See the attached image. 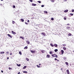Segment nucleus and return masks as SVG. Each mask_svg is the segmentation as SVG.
<instances>
[{
    "instance_id": "24",
    "label": "nucleus",
    "mask_w": 74,
    "mask_h": 74,
    "mask_svg": "<svg viewBox=\"0 0 74 74\" xmlns=\"http://www.w3.org/2000/svg\"><path fill=\"white\" fill-rule=\"evenodd\" d=\"M24 49H27V46H26L24 48Z\"/></svg>"
},
{
    "instance_id": "31",
    "label": "nucleus",
    "mask_w": 74,
    "mask_h": 74,
    "mask_svg": "<svg viewBox=\"0 0 74 74\" xmlns=\"http://www.w3.org/2000/svg\"><path fill=\"white\" fill-rule=\"evenodd\" d=\"M70 15H71V16H73V14L72 13H70Z\"/></svg>"
},
{
    "instance_id": "44",
    "label": "nucleus",
    "mask_w": 74,
    "mask_h": 74,
    "mask_svg": "<svg viewBox=\"0 0 74 74\" xmlns=\"http://www.w3.org/2000/svg\"><path fill=\"white\" fill-rule=\"evenodd\" d=\"M6 53H7V54H9V52H8V51H7L6 52Z\"/></svg>"
},
{
    "instance_id": "1",
    "label": "nucleus",
    "mask_w": 74,
    "mask_h": 74,
    "mask_svg": "<svg viewBox=\"0 0 74 74\" xmlns=\"http://www.w3.org/2000/svg\"><path fill=\"white\" fill-rule=\"evenodd\" d=\"M12 33L13 34H16V32H14V31H12Z\"/></svg>"
},
{
    "instance_id": "42",
    "label": "nucleus",
    "mask_w": 74,
    "mask_h": 74,
    "mask_svg": "<svg viewBox=\"0 0 74 74\" xmlns=\"http://www.w3.org/2000/svg\"><path fill=\"white\" fill-rule=\"evenodd\" d=\"M44 7V5H41V7Z\"/></svg>"
},
{
    "instance_id": "50",
    "label": "nucleus",
    "mask_w": 74,
    "mask_h": 74,
    "mask_svg": "<svg viewBox=\"0 0 74 74\" xmlns=\"http://www.w3.org/2000/svg\"><path fill=\"white\" fill-rule=\"evenodd\" d=\"M18 74H20V72H19L18 73Z\"/></svg>"
},
{
    "instance_id": "22",
    "label": "nucleus",
    "mask_w": 74,
    "mask_h": 74,
    "mask_svg": "<svg viewBox=\"0 0 74 74\" xmlns=\"http://www.w3.org/2000/svg\"><path fill=\"white\" fill-rule=\"evenodd\" d=\"M58 51V49H55V50H54V51H55V52H57V51Z\"/></svg>"
},
{
    "instance_id": "47",
    "label": "nucleus",
    "mask_w": 74,
    "mask_h": 74,
    "mask_svg": "<svg viewBox=\"0 0 74 74\" xmlns=\"http://www.w3.org/2000/svg\"><path fill=\"white\" fill-rule=\"evenodd\" d=\"M67 29H70V27H67Z\"/></svg>"
},
{
    "instance_id": "46",
    "label": "nucleus",
    "mask_w": 74,
    "mask_h": 74,
    "mask_svg": "<svg viewBox=\"0 0 74 74\" xmlns=\"http://www.w3.org/2000/svg\"><path fill=\"white\" fill-rule=\"evenodd\" d=\"M66 18L64 17V20H66Z\"/></svg>"
},
{
    "instance_id": "49",
    "label": "nucleus",
    "mask_w": 74,
    "mask_h": 74,
    "mask_svg": "<svg viewBox=\"0 0 74 74\" xmlns=\"http://www.w3.org/2000/svg\"><path fill=\"white\" fill-rule=\"evenodd\" d=\"M55 60H57V58H55Z\"/></svg>"
},
{
    "instance_id": "45",
    "label": "nucleus",
    "mask_w": 74,
    "mask_h": 74,
    "mask_svg": "<svg viewBox=\"0 0 74 74\" xmlns=\"http://www.w3.org/2000/svg\"><path fill=\"white\" fill-rule=\"evenodd\" d=\"M51 1L52 2H54V0H51Z\"/></svg>"
},
{
    "instance_id": "54",
    "label": "nucleus",
    "mask_w": 74,
    "mask_h": 74,
    "mask_svg": "<svg viewBox=\"0 0 74 74\" xmlns=\"http://www.w3.org/2000/svg\"><path fill=\"white\" fill-rule=\"evenodd\" d=\"M20 38H22V36H20Z\"/></svg>"
},
{
    "instance_id": "52",
    "label": "nucleus",
    "mask_w": 74,
    "mask_h": 74,
    "mask_svg": "<svg viewBox=\"0 0 74 74\" xmlns=\"http://www.w3.org/2000/svg\"><path fill=\"white\" fill-rule=\"evenodd\" d=\"M1 73H3V71L1 70Z\"/></svg>"
},
{
    "instance_id": "39",
    "label": "nucleus",
    "mask_w": 74,
    "mask_h": 74,
    "mask_svg": "<svg viewBox=\"0 0 74 74\" xmlns=\"http://www.w3.org/2000/svg\"><path fill=\"white\" fill-rule=\"evenodd\" d=\"M29 1L30 2H33V0H29Z\"/></svg>"
},
{
    "instance_id": "4",
    "label": "nucleus",
    "mask_w": 74,
    "mask_h": 74,
    "mask_svg": "<svg viewBox=\"0 0 74 74\" xmlns=\"http://www.w3.org/2000/svg\"><path fill=\"white\" fill-rule=\"evenodd\" d=\"M8 36H9V37H10V38H12V36H11V35H10V34H8Z\"/></svg>"
},
{
    "instance_id": "13",
    "label": "nucleus",
    "mask_w": 74,
    "mask_h": 74,
    "mask_svg": "<svg viewBox=\"0 0 74 74\" xmlns=\"http://www.w3.org/2000/svg\"><path fill=\"white\" fill-rule=\"evenodd\" d=\"M50 45L52 47H54V45H52V43L50 44Z\"/></svg>"
},
{
    "instance_id": "32",
    "label": "nucleus",
    "mask_w": 74,
    "mask_h": 74,
    "mask_svg": "<svg viewBox=\"0 0 74 74\" xmlns=\"http://www.w3.org/2000/svg\"><path fill=\"white\" fill-rule=\"evenodd\" d=\"M62 45L63 46H64V47H65V46H66V44H63Z\"/></svg>"
},
{
    "instance_id": "23",
    "label": "nucleus",
    "mask_w": 74,
    "mask_h": 74,
    "mask_svg": "<svg viewBox=\"0 0 74 74\" xmlns=\"http://www.w3.org/2000/svg\"><path fill=\"white\" fill-rule=\"evenodd\" d=\"M17 65L18 66V67H20V66H21V64H19L18 65V64H17Z\"/></svg>"
},
{
    "instance_id": "3",
    "label": "nucleus",
    "mask_w": 74,
    "mask_h": 74,
    "mask_svg": "<svg viewBox=\"0 0 74 74\" xmlns=\"http://www.w3.org/2000/svg\"><path fill=\"white\" fill-rule=\"evenodd\" d=\"M61 51L62 52V54L63 55V53H64V51H63V50H61Z\"/></svg>"
},
{
    "instance_id": "33",
    "label": "nucleus",
    "mask_w": 74,
    "mask_h": 74,
    "mask_svg": "<svg viewBox=\"0 0 74 74\" xmlns=\"http://www.w3.org/2000/svg\"><path fill=\"white\" fill-rule=\"evenodd\" d=\"M25 24H26V25H28V24H29V23H28L26 22H25Z\"/></svg>"
},
{
    "instance_id": "28",
    "label": "nucleus",
    "mask_w": 74,
    "mask_h": 74,
    "mask_svg": "<svg viewBox=\"0 0 74 74\" xmlns=\"http://www.w3.org/2000/svg\"><path fill=\"white\" fill-rule=\"evenodd\" d=\"M26 60L27 61H29V59H28V58H26Z\"/></svg>"
},
{
    "instance_id": "21",
    "label": "nucleus",
    "mask_w": 74,
    "mask_h": 74,
    "mask_svg": "<svg viewBox=\"0 0 74 74\" xmlns=\"http://www.w3.org/2000/svg\"><path fill=\"white\" fill-rule=\"evenodd\" d=\"M63 49L64 50H66V48L65 47H63Z\"/></svg>"
},
{
    "instance_id": "8",
    "label": "nucleus",
    "mask_w": 74,
    "mask_h": 74,
    "mask_svg": "<svg viewBox=\"0 0 74 74\" xmlns=\"http://www.w3.org/2000/svg\"><path fill=\"white\" fill-rule=\"evenodd\" d=\"M32 5L33 6H36V4L32 3Z\"/></svg>"
},
{
    "instance_id": "60",
    "label": "nucleus",
    "mask_w": 74,
    "mask_h": 74,
    "mask_svg": "<svg viewBox=\"0 0 74 74\" xmlns=\"http://www.w3.org/2000/svg\"><path fill=\"white\" fill-rule=\"evenodd\" d=\"M1 5H2V4H1Z\"/></svg>"
},
{
    "instance_id": "53",
    "label": "nucleus",
    "mask_w": 74,
    "mask_h": 74,
    "mask_svg": "<svg viewBox=\"0 0 74 74\" xmlns=\"http://www.w3.org/2000/svg\"><path fill=\"white\" fill-rule=\"evenodd\" d=\"M57 60V62H59V61L58 60Z\"/></svg>"
},
{
    "instance_id": "2",
    "label": "nucleus",
    "mask_w": 74,
    "mask_h": 74,
    "mask_svg": "<svg viewBox=\"0 0 74 74\" xmlns=\"http://www.w3.org/2000/svg\"><path fill=\"white\" fill-rule=\"evenodd\" d=\"M31 52L32 53H35V52H36V51H31Z\"/></svg>"
},
{
    "instance_id": "17",
    "label": "nucleus",
    "mask_w": 74,
    "mask_h": 74,
    "mask_svg": "<svg viewBox=\"0 0 74 74\" xmlns=\"http://www.w3.org/2000/svg\"><path fill=\"white\" fill-rule=\"evenodd\" d=\"M36 66H37V67H38V68H40V66H39L38 65H36Z\"/></svg>"
},
{
    "instance_id": "10",
    "label": "nucleus",
    "mask_w": 74,
    "mask_h": 74,
    "mask_svg": "<svg viewBox=\"0 0 74 74\" xmlns=\"http://www.w3.org/2000/svg\"><path fill=\"white\" fill-rule=\"evenodd\" d=\"M27 43L28 44H30V42H29V41H27Z\"/></svg>"
},
{
    "instance_id": "15",
    "label": "nucleus",
    "mask_w": 74,
    "mask_h": 74,
    "mask_svg": "<svg viewBox=\"0 0 74 74\" xmlns=\"http://www.w3.org/2000/svg\"><path fill=\"white\" fill-rule=\"evenodd\" d=\"M23 73H27V72L26 71H23Z\"/></svg>"
},
{
    "instance_id": "57",
    "label": "nucleus",
    "mask_w": 74,
    "mask_h": 74,
    "mask_svg": "<svg viewBox=\"0 0 74 74\" xmlns=\"http://www.w3.org/2000/svg\"><path fill=\"white\" fill-rule=\"evenodd\" d=\"M7 59H9V58H7Z\"/></svg>"
},
{
    "instance_id": "30",
    "label": "nucleus",
    "mask_w": 74,
    "mask_h": 74,
    "mask_svg": "<svg viewBox=\"0 0 74 74\" xmlns=\"http://www.w3.org/2000/svg\"><path fill=\"white\" fill-rule=\"evenodd\" d=\"M44 12H45V13L46 14H47V11H45Z\"/></svg>"
},
{
    "instance_id": "48",
    "label": "nucleus",
    "mask_w": 74,
    "mask_h": 74,
    "mask_svg": "<svg viewBox=\"0 0 74 74\" xmlns=\"http://www.w3.org/2000/svg\"><path fill=\"white\" fill-rule=\"evenodd\" d=\"M12 55V53H10V55Z\"/></svg>"
},
{
    "instance_id": "14",
    "label": "nucleus",
    "mask_w": 74,
    "mask_h": 74,
    "mask_svg": "<svg viewBox=\"0 0 74 74\" xmlns=\"http://www.w3.org/2000/svg\"><path fill=\"white\" fill-rule=\"evenodd\" d=\"M26 66H24V67L23 68V69H25L26 68Z\"/></svg>"
},
{
    "instance_id": "9",
    "label": "nucleus",
    "mask_w": 74,
    "mask_h": 74,
    "mask_svg": "<svg viewBox=\"0 0 74 74\" xmlns=\"http://www.w3.org/2000/svg\"><path fill=\"white\" fill-rule=\"evenodd\" d=\"M66 71L67 74H69V70H67Z\"/></svg>"
},
{
    "instance_id": "16",
    "label": "nucleus",
    "mask_w": 74,
    "mask_h": 74,
    "mask_svg": "<svg viewBox=\"0 0 74 74\" xmlns=\"http://www.w3.org/2000/svg\"><path fill=\"white\" fill-rule=\"evenodd\" d=\"M19 54H20V55H22V53H21V52L19 51Z\"/></svg>"
},
{
    "instance_id": "59",
    "label": "nucleus",
    "mask_w": 74,
    "mask_h": 74,
    "mask_svg": "<svg viewBox=\"0 0 74 74\" xmlns=\"http://www.w3.org/2000/svg\"><path fill=\"white\" fill-rule=\"evenodd\" d=\"M3 0H1V1H3Z\"/></svg>"
},
{
    "instance_id": "43",
    "label": "nucleus",
    "mask_w": 74,
    "mask_h": 74,
    "mask_svg": "<svg viewBox=\"0 0 74 74\" xmlns=\"http://www.w3.org/2000/svg\"><path fill=\"white\" fill-rule=\"evenodd\" d=\"M22 39H23V40H24L25 38L23 37H22Z\"/></svg>"
},
{
    "instance_id": "25",
    "label": "nucleus",
    "mask_w": 74,
    "mask_h": 74,
    "mask_svg": "<svg viewBox=\"0 0 74 74\" xmlns=\"http://www.w3.org/2000/svg\"><path fill=\"white\" fill-rule=\"evenodd\" d=\"M63 59H64V60H66V58L65 57H63Z\"/></svg>"
},
{
    "instance_id": "38",
    "label": "nucleus",
    "mask_w": 74,
    "mask_h": 74,
    "mask_svg": "<svg viewBox=\"0 0 74 74\" xmlns=\"http://www.w3.org/2000/svg\"><path fill=\"white\" fill-rule=\"evenodd\" d=\"M41 51L42 53H44V50H42Z\"/></svg>"
},
{
    "instance_id": "35",
    "label": "nucleus",
    "mask_w": 74,
    "mask_h": 74,
    "mask_svg": "<svg viewBox=\"0 0 74 74\" xmlns=\"http://www.w3.org/2000/svg\"><path fill=\"white\" fill-rule=\"evenodd\" d=\"M55 57H56V58H58V56L56 54L55 55Z\"/></svg>"
},
{
    "instance_id": "37",
    "label": "nucleus",
    "mask_w": 74,
    "mask_h": 74,
    "mask_svg": "<svg viewBox=\"0 0 74 74\" xmlns=\"http://www.w3.org/2000/svg\"><path fill=\"white\" fill-rule=\"evenodd\" d=\"M13 8H15V6L14 5L13 6Z\"/></svg>"
},
{
    "instance_id": "51",
    "label": "nucleus",
    "mask_w": 74,
    "mask_h": 74,
    "mask_svg": "<svg viewBox=\"0 0 74 74\" xmlns=\"http://www.w3.org/2000/svg\"><path fill=\"white\" fill-rule=\"evenodd\" d=\"M27 22L28 23L29 22V20H28V21H27Z\"/></svg>"
},
{
    "instance_id": "18",
    "label": "nucleus",
    "mask_w": 74,
    "mask_h": 74,
    "mask_svg": "<svg viewBox=\"0 0 74 74\" xmlns=\"http://www.w3.org/2000/svg\"><path fill=\"white\" fill-rule=\"evenodd\" d=\"M21 21L22 22H24V20L22 18L21 19Z\"/></svg>"
},
{
    "instance_id": "61",
    "label": "nucleus",
    "mask_w": 74,
    "mask_h": 74,
    "mask_svg": "<svg viewBox=\"0 0 74 74\" xmlns=\"http://www.w3.org/2000/svg\"><path fill=\"white\" fill-rule=\"evenodd\" d=\"M73 20H74V19H73Z\"/></svg>"
},
{
    "instance_id": "20",
    "label": "nucleus",
    "mask_w": 74,
    "mask_h": 74,
    "mask_svg": "<svg viewBox=\"0 0 74 74\" xmlns=\"http://www.w3.org/2000/svg\"><path fill=\"white\" fill-rule=\"evenodd\" d=\"M49 53H50V54H52V53H53L52 51H50Z\"/></svg>"
},
{
    "instance_id": "19",
    "label": "nucleus",
    "mask_w": 74,
    "mask_h": 74,
    "mask_svg": "<svg viewBox=\"0 0 74 74\" xmlns=\"http://www.w3.org/2000/svg\"><path fill=\"white\" fill-rule=\"evenodd\" d=\"M65 64H66L67 66H68V65H69V64H68V62H65Z\"/></svg>"
},
{
    "instance_id": "12",
    "label": "nucleus",
    "mask_w": 74,
    "mask_h": 74,
    "mask_svg": "<svg viewBox=\"0 0 74 74\" xmlns=\"http://www.w3.org/2000/svg\"><path fill=\"white\" fill-rule=\"evenodd\" d=\"M54 46H55V47H58V45H57V44H55L54 45Z\"/></svg>"
},
{
    "instance_id": "11",
    "label": "nucleus",
    "mask_w": 74,
    "mask_h": 74,
    "mask_svg": "<svg viewBox=\"0 0 74 74\" xmlns=\"http://www.w3.org/2000/svg\"><path fill=\"white\" fill-rule=\"evenodd\" d=\"M68 10H64V12H68Z\"/></svg>"
},
{
    "instance_id": "7",
    "label": "nucleus",
    "mask_w": 74,
    "mask_h": 74,
    "mask_svg": "<svg viewBox=\"0 0 74 74\" xmlns=\"http://www.w3.org/2000/svg\"><path fill=\"white\" fill-rule=\"evenodd\" d=\"M55 55H56L55 54H52L51 56H53V57H55Z\"/></svg>"
},
{
    "instance_id": "5",
    "label": "nucleus",
    "mask_w": 74,
    "mask_h": 74,
    "mask_svg": "<svg viewBox=\"0 0 74 74\" xmlns=\"http://www.w3.org/2000/svg\"><path fill=\"white\" fill-rule=\"evenodd\" d=\"M41 34H43V36H45V34L44 33H42Z\"/></svg>"
},
{
    "instance_id": "56",
    "label": "nucleus",
    "mask_w": 74,
    "mask_h": 74,
    "mask_svg": "<svg viewBox=\"0 0 74 74\" xmlns=\"http://www.w3.org/2000/svg\"><path fill=\"white\" fill-rule=\"evenodd\" d=\"M67 25H70V24H67Z\"/></svg>"
},
{
    "instance_id": "6",
    "label": "nucleus",
    "mask_w": 74,
    "mask_h": 74,
    "mask_svg": "<svg viewBox=\"0 0 74 74\" xmlns=\"http://www.w3.org/2000/svg\"><path fill=\"white\" fill-rule=\"evenodd\" d=\"M4 53V51H1L0 52V54H2Z\"/></svg>"
},
{
    "instance_id": "29",
    "label": "nucleus",
    "mask_w": 74,
    "mask_h": 74,
    "mask_svg": "<svg viewBox=\"0 0 74 74\" xmlns=\"http://www.w3.org/2000/svg\"><path fill=\"white\" fill-rule=\"evenodd\" d=\"M12 23L13 24H14V23H15V21H12Z\"/></svg>"
},
{
    "instance_id": "41",
    "label": "nucleus",
    "mask_w": 74,
    "mask_h": 74,
    "mask_svg": "<svg viewBox=\"0 0 74 74\" xmlns=\"http://www.w3.org/2000/svg\"><path fill=\"white\" fill-rule=\"evenodd\" d=\"M9 70H12V69H11V68L10 67L9 68Z\"/></svg>"
},
{
    "instance_id": "34",
    "label": "nucleus",
    "mask_w": 74,
    "mask_h": 74,
    "mask_svg": "<svg viewBox=\"0 0 74 74\" xmlns=\"http://www.w3.org/2000/svg\"><path fill=\"white\" fill-rule=\"evenodd\" d=\"M69 36H71V33H69L68 34Z\"/></svg>"
},
{
    "instance_id": "36",
    "label": "nucleus",
    "mask_w": 74,
    "mask_h": 74,
    "mask_svg": "<svg viewBox=\"0 0 74 74\" xmlns=\"http://www.w3.org/2000/svg\"><path fill=\"white\" fill-rule=\"evenodd\" d=\"M38 2L39 3H41V1H38Z\"/></svg>"
},
{
    "instance_id": "55",
    "label": "nucleus",
    "mask_w": 74,
    "mask_h": 74,
    "mask_svg": "<svg viewBox=\"0 0 74 74\" xmlns=\"http://www.w3.org/2000/svg\"><path fill=\"white\" fill-rule=\"evenodd\" d=\"M41 64H39V66H40V65H41Z\"/></svg>"
},
{
    "instance_id": "58",
    "label": "nucleus",
    "mask_w": 74,
    "mask_h": 74,
    "mask_svg": "<svg viewBox=\"0 0 74 74\" xmlns=\"http://www.w3.org/2000/svg\"><path fill=\"white\" fill-rule=\"evenodd\" d=\"M67 1V0H65V1Z\"/></svg>"
},
{
    "instance_id": "27",
    "label": "nucleus",
    "mask_w": 74,
    "mask_h": 74,
    "mask_svg": "<svg viewBox=\"0 0 74 74\" xmlns=\"http://www.w3.org/2000/svg\"><path fill=\"white\" fill-rule=\"evenodd\" d=\"M51 21H53V20H54V18H51Z\"/></svg>"
},
{
    "instance_id": "26",
    "label": "nucleus",
    "mask_w": 74,
    "mask_h": 74,
    "mask_svg": "<svg viewBox=\"0 0 74 74\" xmlns=\"http://www.w3.org/2000/svg\"><path fill=\"white\" fill-rule=\"evenodd\" d=\"M47 56L48 58H49L50 57V56H49V55H47Z\"/></svg>"
},
{
    "instance_id": "40",
    "label": "nucleus",
    "mask_w": 74,
    "mask_h": 74,
    "mask_svg": "<svg viewBox=\"0 0 74 74\" xmlns=\"http://www.w3.org/2000/svg\"><path fill=\"white\" fill-rule=\"evenodd\" d=\"M72 12H74V10L73 9L72 10Z\"/></svg>"
}]
</instances>
